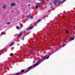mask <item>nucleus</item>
I'll use <instances>...</instances> for the list:
<instances>
[{
    "instance_id": "f257e3e1",
    "label": "nucleus",
    "mask_w": 75,
    "mask_h": 75,
    "mask_svg": "<svg viewBox=\"0 0 75 75\" xmlns=\"http://www.w3.org/2000/svg\"><path fill=\"white\" fill-rule=\"evenodd\" d=\"M41 60H39L38 61V63H37L33 65L32 66H31L30 67H29L28 68V69H31V68H33L34 67H35V66H37V65H38V64H40V62H41Z\"/></svg>"
},
{
    "instance_id": "f03ea898",
    "label": "nucleus",
    "mask_w": 75,
    "mask_h": 75,
    "mask_svg": "<svg viewBox=\"0 0 75 75\" xmlns=\"http://www.w3.org/2000/svg\"><path fill=\"white\" fill-rule=\"evenodd\" d=\"M51 55V53H49L48 54V56L47 57V56H45V57H44L42 59H40V60H41V62H42L43 61V59H48L49 58V57H50V55Z\"/></svg>"
},
{
    "instance_id": "7ed1b4c3",
    "label": "nucleus",
    "mask_w": 75,
    "mask_h": 75,
    "mask_svg": "<svg viewBox=\"0 0 75 75\" xmlns=\"http://www.w3.org/2000/svg\"><path fill=\"white\" fill-rule=\"evenodd\" d=\"M36 6H35L36 8H38V7H41L43 6V4L40 3H37L36 4Z\"/></svg>"
},
{
    "instance_id": "20e7f679",
    "label": "nucleus",
    "mask_w": 75,
    "mask_h": 75,
    "mask_svg": "<svg viewBox=\"0 0 75 75\" xmlns=\"http://www.w3.org/2000/svg\"><path fill=\"white\" fill-rule=\"evenodd\" d=\"M26 18H30L31 19H33V15H27L26 16Z\"/></svg>"
},
{
    "instance_id": "39448f33",
    "label": "nucleus",
    "mask_w": 75,
    "mask_h": 75,
    "mask_svg": "<svg viewBox=\"0 0 75 75\" xmlns=\"http://www.w3.org/2000/svg\"><path fill=\"white\" fill-rule=\"evenodd\" d=\"M33 27H34V26H33L30 27L28 28H27L26 29V30H27V31H28V30H31V29H32V28H33Z\"/></svg>"
},
{
    "instance_id": "423d86ee",
    "label": "nucleus",
    "mask_w": 75,
    "mask_h": 75,
    "mask_svg": "<svg viewBox=\"0 0 75 75\" xmlns=\"http://www.w3.org/2000/svg\"><path fill=\"white\" fill-rule=\"evenodd\" d=\"M56 1H57V3H58V5H59L60 3H61V0H57Z\"/></svg>"
},
{
    "instance_id": "0eeeda50",
    "label": "nucleus",
    "mask_w": 75,
    "mask_h": 75,
    "mask_svg": "<svg viewBox=\"0 0 75 75\" xmlns=\"http://www.w3.org/2000/svg\"><path fill=\"white\" fill-rule=\"evenodd\" d=\"M11 6L12 7L13 6H16V4L14 3H12L11 4Z\"/></svg>"
},
{
    "instance_id": "6e6552de",
    "label": "nucleus",
    "mask_w": 75,
    "mask_h": 75,
    "mask_svg": "<svg viewBox=\"0 0 75 75\" xmlns=\"http://www.w3.org/2000/svg\"><path fill=\"white\" fill-rule=\"evenodd\" d=\"M74 40V37H72V38H70L69 39V41H71V40Z\"/></svg>"
},
{
    "instance_id": "1a4fd4ad",
    "label": "nucleus",
    "mask_w": 75,
    "mask_h": 75,
    "mask_svg": "<svg viewBox=\"0 0 75 75\" xmlns=\"http://www.w3.org/2000/svg\"><path fill=\"white\" fill-rule=\"evenodd\" d=\"M23 34V32H21V33H19L18 35V36H17L18 37H20V35H21V34Z\"/></svg>"
},
{
    "instance_id": "9d476101",
    "label": "nucleus",
    "mask_w": 75,
    "mask_h": 75,
    "mask_svg": "<svg viewBox=\"0 0 75 75\" xmlns=\"http://www.w3.org/2000/svg\"><path fill=\"white\" fill-rule=\"evenodd\" d=\"M6 7H7V6H6V5H4L3 6V8H4V9H5L6 8Z\"/></svg>"
},
{
    "instance_id": "9b49d317",
    "label": "nucleus",
    "mask_w": 75,
    "mask_h": 75,
    "mask_svg": "<svg viewBox=\"0 0 75 75\" xmlns=\"http://www.w3.org/2000/svg\"><path fill=\"white\" fill-rule=\"evenodd\" d=\"M53 3H54V4H57V0L53 1Z\"/></svg>"
},
{
    "instance_id": "f8f14e48",
    "label": "nucleus",
    "mask_w": 75,
    "mask_h": 75,
    "mask_svg": "<svg viewBox=\"0 0 75 75\" xmlns=\"http://www.w3.org/2000/svg\"><path fill=\"white\" fill-rule=\"evenodd\" d=\"M14 44V42H12L11 44L9 45V47H11L12 45H13V44Z\"/></svg>"
},
{
    "instance_id": "ddd939ff",
    "label": "nucleus",
    "mask_w": 75,
    "mask_h": 75,
    "mask_svg": "<svg viewBox=\"0 0 75 75\" xmlns=\"http://www.w3.org/2000/svg\"><path fill=\"white\" fill-rule=\"evenodd\" d=\"M28 35V33H26V34H24V35H23V37L24 38L25 36H26V35Z\"/></svg>"
},
{
    "instance_id": "4468645a",
    "label": "nucleus",
    "mask_w": 75,
    "mask_h": 75,
    "mask_svg": "<svg viewBox=\"0 0 75 75\" xmlns=\"http://www.w3.org/2000/svg\"><path fill=\"white\" fill-rule=\"evenodd\" d=\"M41 19H39L38 20V21L37 22V23H39V22H40V21H41Z\"/></svg>"
},
{
    "instance_id": "2eb2a0df",
    "label": "nucleus",
    "mask_w": 75,
    "mask_h": 75,
    "mask_svg": "<svg viewBox=\"0 0 75 75\" xmlns=\"http://www.w3.org/2000/svg\"><path fill=\"white\" fill-rule=\"evenodd\" d=\"M49 5L51 6H52V3H50Z\"/></svg>"
},
{
    "instance_id": "dca6fc26",
    "label": "nucleus",
    "mask_w": 75,
    "mask_h": 75,
    "mask_svg": "<svg viewBox=\"0 0 75 75\" xmlns=\"http://www.w3.org/2000/svg\"><path fill=\"white\" fill-rule=\"evenodd\" d=\"M64 1H65V0H63L62 2H61V4H62L63 3H64Z\"/></svg>"
},
{
    "instance_id": "f3484780",
    "label": "nucleus",
    "mask_w": 75,
    "mask_h": 75,
    "mask_svg": "<svg viewBox=\"0 0 75 75\" xmlns=\"http://www.w3.org/2000/svg\"><path fill=\"white\" fill-rule=\"evenodd\" d=\"M10 56H13V53H11L10 54Z\"/></svg>"
},
{
    "instance_id": "a211bd4d",
    "label": "nucleus",
    "mask_w": 75,
    "mask_h": 75,
    "mask_svg": "<svg viewBox=\"0 0 75 75\" xmlns=\"http://www.w3.org/2000/svg\"><path fill=\"white\" fill-rule=\"evenodd\" d=\"M24 71H25L24 70H21V72H24Z\"/></svg>"
},
{
    "instance_id": "6ab92c4d",
    "label": "nucleus",
    "mask_w": 75,
    "mask_h": 75,
    "mask_svg": "<svg viewBox=\"0 0 75 75\" xmlns=\"http://www.w3.org/2000/svg\"><path fill=\"white\" fill-rule=\"evenodd\" d=\"M28 71H29V70H28L26 71L24 73H27V72H28Z\"/></svg>"
},
{
    "instance_id": "aec40b11",
    "label": "nucleus",
    "mask_w": 75,
    "mask_h": 75,
    "mask_svg": "<svg viewBox=\"0 0 75 75\" xmlns=\"http://www.w3.org/2000/svg\"><path fill=\"white\" fill-rule=\"evenodd\" d=\"M48 17V16L47 15L45 16L44 18H45V17Z\"/></svg>"
},
{
    "instance_id": "412c9836",
    "label": "nucleus",
    "mask_w": 75,
    "mask_h": 75,
    "mask_svg": "<svg viewBox=\"0 0 75 75\" xmlns=\"http://www.w3.org/2000/svg\"><path fill=\"white\" fill-rule=\"evenodd\" d=\"M19 74H21V73H19L16 74V75H19Z\"/></svg>"
},
{
    "instance_id": "4be33fe9",
    "label": "nucleus",
    "mask_w": 75,
    "mask_h": 75,
    "mask_svg": "<svg viewBox=\"0 0 75 75\" xmlns=\"http://www.w3.org/2000/svg\"><path fill=\"white\" fill-rule=\"evenodd\" d=\"M3 34H4V32H2L1 34V35H3Z\"/></svg>"
},
{
    "instance_id": "5701e85b",
    "label": "nucleus",
    "mask_w": 75,
    "mask_h": 75,
    "mask_svg": "<svg viewBox=\"0 0 75 75\" xmlns=\"http://www.w3.org/2000/svg\"><path fill=\"white\" fill-rule=\"evenodd\" d=\"M10 24V22H9L7 23V24H8H8Z\"/></svg>"
},
{
    "instance_id": "b1692460",
    "label": "nucleus",
    "mask_w": 75,
    "mask_h": 75,
    "mask_svg": "<svg viewBox=\"0 0 75 75\" xmlns=\"http://www.w3.org/2000/svg\"><path fill=\"white\" fill-rule=\"evenodd\" d=\"M68 31H65V33H66L67 34H68Z\"/></svg>"
},
{
    "instance_id": "393cba45",
    "label": "nucleus",
    "mask_w": 75,
    "mask_h": 75,
    "mask_svg": "<svg viewBox=\"0 0 75 75\" xmlns=\"http://www.w3.org/2000/svg\"><path fill=\"white\" fill-rule=\"evenodd\" d=\"M16 28H17V29H18V28H19V27L18 26H17L16 27Z\"/></svg>"
},
{
    "instance_id": "a878e982",
    "label": "nucleus",
    "mask_w": 75,
    "mask_h": 75,
    "mask_svg": "<svg viewBox=\"0 0 75 75\" xmlns=\"http://www.w3.org/2000/svg\"><path fill=\"white\" fill-rule=\"evenodd\" d=\"M63 17H64V18H65V15H64V16H63Z\"/></svg>"
},
{
    "instance_id": "bb28decb",
    "label": "nucleus",
    "mask_w": 75,
    "mask_h": 75,
    "mask_svg": "<svg viewBox=\"0 0 75 75\" xmlns=\"http://www.w3.org/2000/svg\"><path fill=\"white\" fill-rule=\"evenodd\" d=\"M53 7H54V6H52V7H51V8H52Z\"/></svg>"
},
{
    "instance_id": "cd10ccee",
    "label": "nucleus",
    "mask_w": 75,
    "mask_h": 75,
    "mask_svg": "<svg viewBox=\"0 0 75 75\" xmlns=\"http://www.w3.org/2000/svg\"><path fill=\"white\" fill-rule=\"evenodd\" d=\"M30 6V5L28 4V7H29V6Z\"/></svg>"
},
{
    "instance_id": "c85d7f7f",
    "label": "nucleus",
    "mask_w": 75,
    "mask_h": 75,
    "mask_svg": "<svg viewBox=\"0 0 75 75\" xmlns=\"http://www.w3.org/2000/svg\"><path fill=\"white\" fill-rule=\"evenodd\" d=\"M35 62V61H34L33 62V63H34Z\"/></svg>"
},
{
    "instance_id": "c756f323",
    "label": "nucleus",
    "mask_w": 75,
    "mask_h": 75,
    "mask_svg": "<svg viewBox=\"0 0 75 75\" xmlns=\"http://www.w3.org/2000/svg\"><path fill=\"white\" fill-rule=\"evenodd\" d=\"M65 45V44H64L63 45V47H64Z\"/></svg>"
},
{
    "instance_id": "7c9ffc66",
    "label": "nucleus",
    "mask_w": 75,
    "mask_h": 75,
    "mask_svg": "<svg viewBox=\"0 0 75 75\" xmlns=\"http://www.w3.org/2000/svg\"><path fill=\"white\" fill-rule=\"evenodd\" d=\"M66 31H68V30H66Z\"/></svg>"
},
{
    "instance_id": "2f4dec72",
    "label": "nucleus",
    "mask_w": 75,
    "mask_h": 75,
    "mask_svg": "<svg viewBox=\"0 0 75 75\" xmlns=\"http://www.w3.org/2000/svg\"><path fill=\"white\" fill-rule=\"evenodd\" d=\"M20 25H22L21 23H20Z\"/></svg>"
},
{
    "instance_id": "473e14b6",
    "label": "nucleus",
    "mask_w": 75,
    "mask_h": 75,
    "mask_svg": "<svg viewBox=\"0 0 75 75\" xmlns=\"http://www.w3.org/2000/svg\"><path fill=\"white\" fill-rule=\"evenodd\" d=\"M54 20H55V19H54V20H53V22H54Z\"/></svg>"
},
{
    "instance_id": "72a5a7b5",
    "label": "nucleus",
    "mask_w": 75,
    "mask_h": 75,
    "mask_svg": "<svg viewBox=\"0 0 75 75\" xmlns=\"http://www.w3.org/2000/svg\"><path fill=\"white\" fill-rule=\"evenodd\" d=\"M1 53H0V55H1Z\"/></svg>"
},
{
    "instance_id": "f704fd0d",
    "label": "nucleus",
    "mask_w": 75,
    "mask_h": 75,
    "mask_svg": "<svg viewBox=\"0 0 75 75\" xmlns=\"http://www.w3.org/2000/svg\"><path fill=\"white\" fill-rule=\"evenodd\" d=\"M3 51V50H1V51H0V52H1V51Z\"/></svg>"
},
{
    "instance_id": "c9c22d12",
    "label": "nucleus",
    "mask_w": 75,
    "mask_h": 75,
    "mask_svg": "<svg viewBox=\"0 0 75 75\" xmlns=\"http://www.w3.org/2000/svg\"><path fill=\"white\" fill-rule=\"evenodd\" d=\"M30 54H31V55H32V53H31V54L30 53Z\"/></svg>"
},
{
    "instance_id": "e433bc0d",
    "label": "nucleus",
    "mask_w": 75,
    "mask_h": 75,
    "mask_svg": "<svg viewBox=\"0 0 75 75\" xmlns=\"http://www.w3.org/2000/svg\"><path fill=\"white\" fill-rule=\"evenodd\" d=\"M52 24H54V23H52Z\"/></svg>"
},
{
    "instance_id": "4c0bfd02",
    "label": "nucleus",
    "mask_w": 75,
    "mask_h": 75,
    "mask_svg": "<svg viewBox=\"0 0 75 75\" xmlns=\"http://www.w3.org/2000/svg\"><path fill=\"white\" fill-rule=\"evenodd\" d=\"M72 25H74V24H72Z\"/></svg>"
},
{
    "instance_id": "58836bf2",
    "label": "nucleus",
    "mask_w": 75,
    "mask_h": 75,
    "mask_svg": "<svg viewBox=\"0 0 75 75\" xmlns=\"http://www.w3.org/2000/svg\"><path fill=\"white\" fill-rule=\"evenodd\" d=\"M71 20H74V18H73L72 19H71Z\"/></svg>"
},
{
    "instance_id": "ea45409f",
    "label": "nucleus",
    "mask_w": 75,
    "mask_h": 75,
    "mask_svg": "<svg viewBox=\"0 0 75 75\" xmlns=\"http://www.w3.org/2000/svg\"><path fill=\"white\" fill-rule=\"evenodd\" d=\"M36 43H38V41H37Z\"/></svg>"
},
{
    "instance_id": "a19ab883",
    "label": "nucleus",
    "mask_w": 75,
    "mask_h": 75,
    "mask_svg": "<svg viewBox=\"0 0 75 75\" xmlns=\"http://www.w3.org/2000/svg\"><path fill=\"white\" fill-rule=\"evenodd\" d=\"M64 46H62V47H63Z\"/></svg>"
},
{
    "instance_id": "79ce46f5",
    "label": "nucleus",
    "mask_w": 75,
    "mask_h": 75,
    "mask_svg": "<svg viewBox=\"0 0 75 75\" xmlns=\"http://www.w3.org/2000/svg\"><path fill=\"white\" fill-rule=\"evenodd\" d=\"M54 25H55V24H54Z\"/></svg>"
},
{
    "instance_id": "37998d69",
    "label": "nucleus",
    "mask_w": 75,
    "mask_h": 75,
    "mask_svg": "<svg viewBox=\"0 0 75 75\" xmlns=\"http://www.w3.org/2000/svg\"><path fill=\"white\" fill-rule=\"evenodd\" d=\"M35 41H36V40H35Z\"/></svg>"
},
{
    "instance_id": "c03bdc74",
    "label": "nucleus",
    "mask_w": 75,
    "mask_h": 75,
    "mask_svg": "<svg viewBox=\"0 0 75 75\" xmlns=\"http://www.w3.org/2000/svg\"><path fill=\"white\" fill-rule=\"evenodd\" d=\"M31 52H33V51H31Z\"/></svg>"
},
{
    "instance_id": "a18cd8bd",
    "label": "nucleus",
    "mask_w": 75,
    "mask_h": 75,
    "mask_svg": "<svg viewBox=\"0 0 75 75\" xmlns=\"http://www.w3.org/2000/svg\"><path fill=\"white\" fill-rule=\"evenodd\" d=\"M63 28V27H62V28Z\"/></svg>"
},
{
    "instance_id": "49530a36",
    "label": "nucleus",
    "mask_w": 75,
    "mask_h": 75,
    "mask_svg": "<svg viewBox=\"0 0 75 75\" xmlns=\"http://www.w3.org/2000/svg\"><path fill=\"white\" fill-rule=\"evenodd\" d=\"M51 26H52V25H51Z\"/></svg>"
},
{
    "instance_id": "de8ad7c7",
    "label": "nucleus",
    "mask_w": 75,
    "mask_h": 75,
    "mask_svg": "<svg viewBox=\"0 0 75 75\" xmlns=\"http://www.w3.org/2000/svg\"><path fill=\"white\" fill-rule=\"evenodd\" d=\"M62 24H61V25H62Z\"/></svg>"
},
{
    "instance_id": "09e8293b",
    "label": "nucleus",
    "mask_w": 75,
    "mask_h": 75,
    "mask_svg": "<svg viewBox=\"0 0 75 75\" xmlns=\"http://www.w3.org/2000/svg\"><path fill=\"white\" fill-rule=\"evenodd\" d=\"M29 53L30 54V52H29Z\"/></svg>"
},
{
    "instance_id": "8fccbe9b",
    "label": "nucleus",
    "mask_w": 75,
    "mask_h": 75,
    "mask_svg": "<svg viewBox=\"0 0 75 75\" xmlns=\"http://www.w3.org/2000/svg\"><path fill=\"white\" fill-rule=\"evenodd\" d=\"M73 34H74V32L73 33Z\"/></svg>"
},
{
    "instance_id": "3c124183",
    "label": "nucleus",
    "mask_w": 75,
    "mask_h": 75,
    "mask_svg": "<svg viewBox=\"0 0 75 75\" xmlns=\"http://www.w3.org/2000/svg\"><path fill=\"white\" fill-rule=\"evenodd\" d=\"M63 22H64V21H63Z\"/></svg>"
},
{
    "instance_id": "603ef678",
    "label": "nucleus",
    "mask_w": 75,
    "mask_h": 75,
    "mask_svg": "<svg viewBox=\"0 0 75 75\" xmlns=\"http://www.w3.org/2000/svg\"><path fill=\"white\" fill-rule=\"evenodd\" d=\"M39 45H41V44H40Z\"/></svg>"
},
{
    "instance_id": "864d4df0",
    "label": "nucleus",
    "mask_w": 75,
    "mask_h": 75,
    "mask_svg": "<svg viewBox=\"0 0 75 75\" xmlns=\"http://www.w3.org/2000/svg\"><path fill=\"white\" fill-rule=\"evenodd\" d=\"M49 41H51V40H50Z\"/></svg>"
},
{
    "instance_id": "5fc2aeb1",
    "label": "nucleus",
    "mask_w": 75,
    "mask_h": 75,
    "mask_svg": "<svg viewBox=\"0 0 75 75\" xmlns=\"http://www.w3.org/2000/svg\"><path fill=\"white\" fill-rule=\"evenodd\" d=\"M42 37H44V36H42Z\"/></svg>"
},
{
    "instance_id": "6e6d98bb",
    "label": "nucleus",
    "mask_w": 75,
    "mask_h": 75,
    "mask_svg": "<svg viewBox=\"0 0 75 75\" xmlns=\"http://www.w3.org/2000/svg\"><path fill=\"white\" fill-rule=\"evenodd\" d=\"M68 29H69V28H68Z\"/></svg>"
},
{
    "instance_id": "4d7b16f0",
    "label": "nucleus",
    "mask_w": 75,
    "mask_h": 75,
    "mask_svg": "<svg viewBox=\"0 0 75 75\" xmlns=\"http://www.w3.org/2000/svg\"><path fill=\"white\" fill-rule=\"evenodd\" d=\"M48 42H49V41H48Z\"/></svg>"
},
{
    "instance_id": "13d9d810",
    "label": "nucleus",
    "mask_w": 75,
    "mask_h": 75,
    "mask_svg": "<svg viewBox=\"0 0 75 75\" xmlns=\"http://www.w3.org/2000/svg\"><path fill=\"white\" fill-rule=\"evenodd\" d=\"M71 25H72V24H71Z\"/></svg>"
},
{
    "instance_id": "bf43d9fd",
    "label": "nucleus",
    "mask_w": 75,
    "mask_h": 75,
    "mask_svg": "<svg viewBox=\"0 0 75 75\" xmlns=\"http://www.w3.org/2000/svg\"><path fill=\"white\" fill-rule=\"evenodd\" d=\"M66 21H67V20Z\"/></svg>"
},
{
    "instance_id": "052dcab7",
    "label": "nucleus",
    "mask_w": 75,
    "mask_h": 75,
    "mask_svg": "<svg viewBox=\"0 0 75 75\" xmlns=\"http://www.w3.org/2000/svg\"><path fill=\"white\" fill-rule=\"evenodd\" d=\"M61 16H62V15H61Z\"/></svg>"
},
{
    "instance_id": "680f3d73",
    "label": "nucleus",
    "mask_w": 75,
    "mask_h": 75,
    "mask_svg": "<svg viewBox=\"0 0 75 75\" xmlns=\"http://www.w3.org/2000/svg\"><path fill=\"white\" fill-rule=\"evenodd\" d=\"M61 16H62V15H61Z\"/></svg>"
},
{
    "instance_id": "e2e57ef3",
    "label": "nucleus",
    "mask_w": 75,
    "mask_h": 75,
    "mask_svg": "<svg viewBox=\"0 0 75 75\" xmlns=\"http://www.w3.org/2000/svg\"><path fill=\"white\" fill-rule=\"evenodd\" d=\"M41 40H42V39H41Z\"/></svg>"
},
{
    "instance_id": "0e129e2a",
    "label": "nucleus",
    "mask_w": 75,
    "mask_h": 75,
    "mask_svg": "<svg viewBox=\"0 0 75 75\" xmlns=\"http://www.w3.org/2000/svg\"><path fill=\"white\" fill-rule=\"evenodd\" d=\"M44 30V29H43V30Z\"/></svg>"
},
{
    "instance_id": "69168bd1",
    "label": "nucleus",
    "mask_w": 75,
    "mask_h": 75,
    "mask_svg": "<svg viewBox=\"0 0 75 75\" xmlns=\"http://www.w3.org/2000/svg\"><path fill=\"white\" fill-rule=\"evenodd\" d=\"M33 48H34V47Z\"/></svg>"
},
{
    "instance_id": "338daca9",
    "label": "nucleus",
    "mask_w": 75,
    "mask_h": 75,
    "mask_svg": "<svg viewBox=\"0 0 75 75\" xmlns=\"http://www.w3.org/2000/svg\"><path fill=\"white\" fill-rule=\"evenodd\" d=\"M46 47H47L46 46Z\"/></svg>"
},
{
    "instance_id": "774afa93",
    "label": "nucleus",
    "mask_w": 75,
    "mask_h": 75,
    "mask_svg": "<svg viewBox=\"0 0 75 75\" xmlns=\"http://www.w3.org/2000/svg\"><path fill=\"white\" fill-rule=\"evenodd\" d=\"M61 30V29H60V30Z\"/></svg>"
}]
</instances>
